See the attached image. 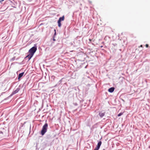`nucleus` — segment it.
Returning <instances> with one entry per match:
<instances>
[{
	"mask_svg": "<svg viewBox=\"0 0 150 150\" xmlns=\"http://www.w3.org/2000/svg\"><path fill=\"white\" fill-rule=\"evenodd\" d=\"M19 90H20V88H17V89L16 90L14 91L13 92L12 94H15L16 93H18Z\"/></svg>",
	"mask_w": 150,
	"mask_h": 150,
	"instance_id": "nucleus-4",
	"label": "nucleus"
},
{
	"mask_svg": "<svg viewBox=\"0 0 150 150\" xmlns=\"http://www.w3.org/2000/svg\"><path fill=\"white\" fill-rule=\"evenodd\" d=\"M146 47H148V44H146Z\"/></svg>",
	"mask_w": 150,
	"mask_h": 150,
	"instance_id": "nucleus-13",
	"label": "nucleus"
},
{
	"mask_svg": "<svg viewBox=\"0 0 150 150\" xmlns=\"http://www.w3.org/2000/svg\"><path fill=\"white\" fill-rule=\"evenodd\" d=\"M99 148H100L99 147L97 146L95 148L94 150H98Z\"/></svg>",
	"mask_w": 150,
	"mask_h": 150,
	"instance_id": "nucleus-11",
	"label": "nucleus"
},
{
	"mask_svg": "<svg viewBox=\"0 0 150 150\" xmlns=\"http://www.w3.org/2000/svg\"><path fill=\"white\" fill-rule=\"evenodd\" d=\"M57 22H58V26L59 27H60L61 26V22L59 21H58Z\"/></svg>",
	"mask_w": 150,
	"mask_h": 150,
	"instance_id": "nucleus-9",
	"label": "nucleus"
},
{
	"mask_svg": "<svg viewBox=\"0 0 150 150\" xmlns=\"http://www.w3.org/2000/svg\"><path fill=\"white\" fill-rule=\"evenodd\" d=\"M142 45L140 46V47H142Z\"/></svg>",
	"mask_w": 150,
	"mask_h": 150,
	"instance_id": "nucleus-14",
	"label": "nucleus"
},
{
	"mask_svg": "<svg viewBox=\"0 0 150 150\" xmlns=\"http://www.w3.org/2000/svg\"><path fill=\"white\" fill-rule=\"evenodd\" d=\"M24 74V72H22L19 74L18 76V79L19 80L23 76Z\"/></svg>",
	"mask_w": 150,
	"mask_h": 150,
	"instance_id": "nucleus-5",
	"label": "nucleus"
},
{
	"mask_svg": "<svg viewBox=\"0 0 150 150\" xmlns=\"http://www.w3.org/2000/svg\"><path fill=\"white\" fill-rule=\"evenodd\" d=\"M4 1V0H2L0 1V3H1V4H2V2Z\"/></svg>",
	"mask_w": 150,
	"mask_h": 150,
	"instance_id": "nucleus-12",
	"label": "nucleus"
},
{
	"mask_svg": "<svg viewBox=\"0 0 150 150\" xmlns=\"http://www.w3.org/2000/svg\"><path fill=\"white\" fill-rule=\"evenodd\" d=\"M64 16H63L62 17H61L59 18V19L58 21H60L61 22L62 21H63L64 20Z\"/></svg>",
	"mask_w": 150,
	"mask_h": 150,
	"instance_id": "nucleus-7",
	"label": "nucleus"
},
{
	"mask_svg": "<svg viewBox=\"0 0 150 150\" xmlns=\"http://www.w3.org/2000/svg\"><path fill=\"white\" fill-rule=\"evenodd\" d=\"M53 40H55V39H53Z\"/></svg>",
	"mask_w": 150,
	"mask_h": 150,
	"instance_id": "nucleus-16",
	"label": "nucleus"
},
{
	"mask_svg": "<svg viewBox=\"0 0 150 150\" xmlns=\"http://www.w3.org/2000/svg\"><path fill=\"white\" fill-rule=\"evenodd\" d=\"M102 142L101 141H99L98 144L97 146L99 147V148L100 147V146Z\"/></svg>",
	"mask_w": 150,
	"mask_h": 150,
	"instance_id": "nucleus-8",
	"label": "nucleus"
},
{
	"mask_svg": "<svg viewBox=\"0 0 150 150\" xmlns=\"http://www.w3.org/2000/svg\"><path fill=\"white\" fill-rule=\"evenodd\" d=\"M37 49L36 46L32 47L29 51V54L27 56L29 60H30L33 56L34 53L35 52Z\"/></svg>",
	"mask_w": 150,
	"mask_h": 150,
	"instance_id": "nucleus-1",
	"label": "nucleus"
},
{
	"mask_svg": "<svg viewBox=\"0 0 150 150\" xmlns=\"http://www.w3.org/2000/svg\"><path fill=\"white\" fill-rule=\"evenodd\" d=\"M123 114V112H120V113H119L118 115V117H119V116H121V115H122Z\"/></svg>",
	"mask_w": 150,
	"mask_h": 150,
	"instance_id": "nucleus-10",
	"label": "nucleus"
},
{
	"mask_svg": "<svg viewBox=\"0 0 150 150\" xmlns=\"http://www.w3.org/2000/svg\"><path fill=\"white\" fill-rule=\"evenodd\" d=\"M105 114V112H100L99 113V115L101 117H102Z\"/></svg>",
	"mask_w": 150,
	"mask_h": 150,
	"instance_id": "nucleus-6",
	"label": "nucleus"
},
{
	"mask_svg": "<svg viewBox=\"0 0 150 150\" xmlns=\"http://www.w3.org/2000/svg\"><path fill=\"white\" fill-rule=\"evenodd\" d=\"M2 132H0V133H2Z\"/></svg>",
	"mask_w": 150,
	"mask_h": 150,
	"instance_id": "nucleus-15",
	"label": "nucleus"
},
{
	"mask_svg": "<svg viewBox=\"0 0 150 150\" xmlns=\"http://www.w3.org/2000/svg\"><path fill=\"white\" fill-rule=\"evenodd\" d=\"M114 89H115L114 88L111 87L108 89V91L109 92H110V93H112L114 91Z\"/></svg>",
	"mask_w": 150,
	"mask_h": 150,
	"instance_id": "nucleus-3",
	"label": "nucleus"
},
{
	"mask_svg": "<svg viewBox=\"0 0 150 150\" xmlns=\"http://www.w3.org/2000/svg\"><path fill=\"white\" fill-rule=\"evenodd\" d=\"M103 47V46H101V47Z\"/></svg>",
	"mask_w": 150,
	"mask_h": 150,
	"instance_id": "nucleus-17",
	"label": "nucleus"
},
{
	"mask_svg": "<svg viewBox=\"0 0 150 150\" xmlns=\"http://www.w3.org/2000/svg\"><path fill=\"white\" fill-rule=\"evenodd\" d=\"M47 123H45L43 126L42 130L41 131V134L42 135H43L47 132Z\"/></svg>",
	"mask_w": 150,
	"mask_h": 150,
	"instance_id": "nucleus-2",
	"label": "nucleus"
}]
</instances>
